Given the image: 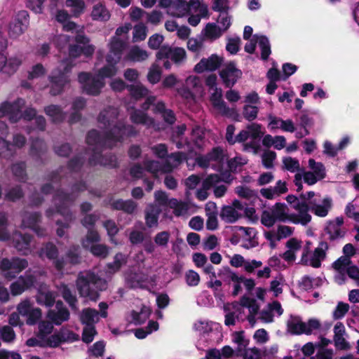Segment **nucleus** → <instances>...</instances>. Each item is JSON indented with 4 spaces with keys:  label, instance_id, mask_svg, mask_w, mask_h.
Returning a JSON list of instances; mask_svg holds the SVG:
<instances>
[{
    "label": "nucleus",
    "instance_id": "obj_1",
    "mask_svg": "<svg viewBox=\"0 0 359 359\" xmlns=\"http://www.w3.org/2000/svg\"><path fill=\"white\" fill-rule=\"evenodd\" d=\"M118 116V112L114 109L100 111L97 121L104 130L103 134L95 129L89 130L86 135V143L94 146L93 149L98 151L103 148L111 149L118 142H122L125 137L136 136L137 130L135 128L117 121Z\"/></svg>",
    "mask_w": 359,
    "mask_h": 359
},
{
    "label": "nucleus",
    "instance_id": "obj_2",
    "mask_svg": "<svg viewBox=\"0 0 359 359\" xmlns=\"http://www.w3.org/2000/svg\"><path fill=\"white\" fill-rule=\"evenodd\" d=\"M76 288L81 297L96 302L100 292L106 289L107 282L91 271L80 273L76 281Z\"/></svg>",
    "mask_w": 359,
    "mask_h": 359
},
{
    "label": "nucleus",
    "instance_id": "obj_3",
    "mask_svg": "<svg viewBox=\"0 0 359 359\" xmlns=\"http://www.w3.org/2000/svg\"><path fill=\"white\" fill-rule=\"evenodd\" d=\"M88 189L86 181L79 180L71 186V193H67L62 189L56 191L54 200L58 201L56 205L60 208V211L70 217V205H72L81 192Z\"/></svg>",
    "mask_w": 359,
    "mask_h": 359
},
{
    "label": "nucleus",
    "instance_id": "obj_4",
    "mask_svg": "<svg viewBox=\"0 0 359 359\" xmlns=\"http://www.w3.org/2000/svg\"><path fill=\"white\" fill-rule=\"evenodd\" d=\"M62 67L52 71L49 76L50 94L56 96L61 94L67 84L70 82V74L73 65L71 62L62 61Z\"/></svg>",
    "mask_w": 359,
    "mask_h": 359
},
{
    "label": "nucleus",
    "instance_id": "obj_5",
    "mask_svg": "<svg viewBox=\"0 0 359 359\" xmlns=\"http://www.w3.org/2000/svg\"><path fill=\"white\" fill-rule=\"evenodd\" d=\"M286 325L287 331L292 335H310L313 330H319L321 327L320 322L316 318H310L307 323H304L297 316H290Z\"/></svg>",
    "mask_w": 359,
    "mask_h": 359
},
{
    "label": "nucleus",
    "instance_id": "obj_6",
    "mask_svg": "<svg viewBox=\"0 0 359 359\" xmlns=\"http://www.w3.org/2000/svg\"><path fill=\"white\" fill-rule=\"evenodd\" d=\"M343 224L344 218L342 217H337L335 219L327 222L321 237L325 235L328 236L327 240L330 242L328 244L330 247L334 246L336 243L345 237L346 231L341 229Z\"/></svg>",
    "mask_w": 359,
    "mask_h": 359
},
{
    "label": "nucleus",
    "instance_id": "obj_7",
    "mask_svg": "<svg viewBox=\"0 0 359 359\" xmlns=\"http://www.w3.org/2000/svg\"><path fill=\"white\" fill-rule=\"evenodd\" d=\"M25 101L22 98H18L13 102H4L0 105V118L7 115L12 123L18 122L22 118L21 109Z\"/></svg>",
    "mask_w": 359,
    "mask_h": 359
},
{
    "label": "nucleus",
    "instance_id": "obj_8",
    "mask_svg": "<svg viewBox=\"0 0 359 359\" xmlns=\"http://www.w3.org/2000/svg\"><path fill=\"white\" fill-rule=\"evenodd\" d=\"M219 74L224 86L226 88H231L241 78L243 72L236 67L234 62L231 61L224 65Z\"/></svg>",
    "mask_w": 359,
    "mask_h": 359
},
{
    "label": "nucleus",
    "instance_id": "obj_9",
    "mask_svg": "<svg viewBox=\"0 0 359 359\" xmlns=\"http://www.w3.org/2000/svg\"><path fill=\"white\" fill-rule=\"evenodd\" d=\"M29 25V15L27 11H20L13 22L9 25L8 34L11 38L17 39L22 34Z\"/></svg>",
    "mask_w": 359,
    "mask_h": 359
},
{
    "label": "nucleus",
    "instance_id": "obj_10",
    "mask_svg": "<svg viewBox=\"0 0 359 359\" xmlns=\"http://www.w3.org/2000/svg\"><path fill=\"white\" fill-rule=\"evenodd\" d=\"M88 164L90 166L100 165L109 168L118 167V162L115 154L109 153L102 155L100 150L95 151V149H93V154L88 158Z\"/></svg>",
    "mask_w": 359,
    "mask_h": 359
},
{
    "label": "nucleus",
    "instance_id": "obj_11",
    "mask_svg": "<svg viewBox=\"0 0 359 359\" xmlns=\"http://www.w3.org/2000/svg\"><path fill=\"white\" fill-rule=\"evenodd\" d=\"M32 236L15 231L11 235L13 246L22 255H28L31 252V242Z\"/></svg>",
    "mask_w": 359,
    "mask_h": 359
},
{
    "label": "nucleus",
    "instance_id": "obj_12",
    "mask_svg": "<svg viewBox=\"0 0 359 359\" xmlns=\"http://www.w3.org/2000/svg\"><path fill=\"white\" fill-rule=\"evenodd\" d=\"M36 280L35 276L27 272L19 276L17 280L10 285V290L12 295H20L25 291L30 289L34 286Z\"/></svg>",
    "mask_w": 359,
    "mask_h": 359
},
{
    "label": "nucleus",
    "instance_id": "obj_13",
    "mask_svg": "<svg viewBox=\"0 0 359 359\" xmlns=\"http://www.w3.org/2000/svg\"><path fill=\"white\" fill-rule=\"evenodd\" d=\"M293 208L298 211L299 216L295 214H287V219L294 224H301L304 226L311 222V216L309 214L308 206L304 203L294 204Z\"/></svg>",
    "mask_w": 359,
    "mask_h": 359
},
{
    "label": "nucleus",
    "instance_id": "obj_14",
    "mask_svg": "<svg viewBox=\"0 0 359 359\" xmlns=\"http://www.w3.org/2000/svg\"><path fill=\"white\" fill-rule=\"evenodd\" d=\"M222 59L216 54H212L208 58H203L194 67V71L201 74L205 71H215L222 65Z\"/></svg>",
    "mask_w": 359,
    "mask_h": 359
},
{
    "label": "nucleus",
    "instance_id": "obj_15",
    "mask_svg": "<svg viewBox=\"0 0 359 359\" xmlns=\"http://www.w3.org/2000/svg\"><path fill=\"white\" fill-rule=\"evenodd\" d=\"M330 246L328 243L322 240L319 242L318 246L314 250L310 259L309 266L318 269L321 266V262L326 258V251Z\"/></svg>",
    "mask_w": 359,
    "mask_h": 359
},
{
    "label": "nucleus",
    "instance_id": "obj_16",
    "mask_svg": "<svg viewBox=\"0 0 359 359\" xmlns=\"http://www.w3.org/2000/svg\"><path fill=\"white\" fill-rule=\"evenodd\" d=\"M222 180L218 174L209 175L202 182V187L196 192V198L203 201L208 197V190L210 189L214 185L221 182Z\"/></svg>",
    "mask_w": 359,
    "mask_h": 359
},
{
    "label": "nucleus",
    "instance_id": "obj_17",
    "mask_svg": "<svg viewBox=\"0 0 359 359\" xmlns=\"http://www.w3.org/2000/svg\"><path fill=\"white\" fill-rule=\"evenodd\" d=\"M214 92L210 97V101L212 107L219 111L223 116H228L231 109L226 105L222 99V90L220 88L215 87Z\"/></svg>",
    "mask_w": 359,
    "mask_h": 359
},
{
    "label": "nucleus",
    "instance_id": "obj_18",
    "mask_svg": "<svg viewBox=\"0 0 359 359\" xmlns=\"http://www.w3.org/2000/svg\"><path fill=\"white\" fill-rule=\"evenodd\" d=\"M219 276H224L235 283H243L245 288L248 291H251L255 285V280L252 278H245L243 276H238L236 273L233 272L229 266L224 267L222 271L218 273Z\"/></svg>",
    "mask_w": 359,
    "mask_h": 359
},
{
    "label": "nucleus",
    "instance_id": "obj_19",
    "mask_svg": "<svg viewBox=\"0 0 359 359\" xmlns=\"http://www.w3.org/2000/svg\"><path fill=\"white\" fill-rule=\"evenodd\" d=\"M124 48L125 43L122 40L116 39L112 41L110 44L109 52L106 56L107 62L118 63Z\"/></svg>",
    "mask_w": 359,
    "mask_h": 359
},
{
    "label": "nucleus",
    "instance_id": "obj_20",
    "mask_svg": "<svg viewBox=\"0 0 359 359\" xmlns=\"http://www.w3.org/2000/svg\"><path fill=\"white\" fill-rule=\"evenodd\" d=\"M109 205L112 210H121L128 215H133L137 207V203L133 200H123L121 198L111 201Z\"/></svg>",
    "mask_w": 359,
    "mask_h": 359
},
{
    "label": "nucleus",
    "instance_id": "obj_21",
    "mask_svg": "<svg viewBox=\"0 0 359 359\" xmlns=\"http://www.w3.org/2000/svg\"><path fill=\"white\" fill-rule=\"evenodd\" d=\"M95 46H82L77 43L70 44L69 46V55L70 57L77 58L81 55H83L86 57H92L95 53Z\"/></svg>",
    "mask_w": 359,
    "mask_h": 359
},
{
    "label": "nucleus",
    "instance_id": "obj_22",
    "mask_svg": "<svg viewBox=\"0 0 359 359\" xmlns=\"http://www.w3.org/2000/svg\"><path fill=\"white\" fill-rule=\"evenodd\" d=\"M104 81L100 79L97 76H94L93 79L83 86V91L89 95L97 96L101 93L102 88L104 86Z\"/></svg>",
    "mask_w": 359,
    "mask_h": 359
},
{
    "label": "nucleus",
    "instance_id": "obj_23",
    "mask_svg": "<svg viewBox=\"0 0 359 359\" xmlns=\"http://www.w3.org/2000/svg\"><path fill=\"white\" fill-rule=\"evenodd\" d=\"M70 313L65 307L59 309L57 311L49 310L47 313V318L55 325H60L63 322L69 319Z\"/></svg>",
    "mask_w": 359,
    "mask_h": 359
},
{
    "label": "nucleus",
    "instance_id": "obj_24",
    "mask_svg": "<svg viewBox=\"0 0 359 359\" xmlns=\"http://www.w3.org/2000/svg\"><path fill=\"white\" fill-rule=\"evenodd\" d=\"M167 13L171 16L182 18L189 13L188 3L185 0H175Z\"/></svg>",
    "mask_w": 359,
    "mask_h": 359
},
{
    "label": "nucleus",
    "instance_id": "obj_25",
    "mask_svg": "<svg viewBox=\"0 0 359 359\" xmlns=\"http://www.w3.org/2000/svg\"><path fill=\"white\" fill-rule=\"evenodd\" d=\"M47 147L45 142L40 138H35L32 140L29 155L36 161L41 160L42 156L46 152Z\"/></svg>",
    "mask_w": 359,
    "mask_h": 359
},
{
    "label": "nucleus",
    "instance_id": "obj_26",
    "mask_svg": "<svg viewBox=\"0 0 359 359\" xmlns=\"http://www.w3.org/2000/svg\"><path fill=\"white\" fill-rule=\"evenodd\" d=\"M128 91L130 97L135 101L144 98L149 93V89L142 83L130 84L128 86Z\"/></svg>",
    "mask_w": 359,
    "mask_h": 359
},
{
    "label": "nucleus",
    "instance_id": "obj_27",
    "mask_svg": "<svg viewBox=\"0 0 359 359\" xmlns=\"http://www.w3.org/2000/svg\"><path fill=\"white\" fill-rule=\"evenodd\" d=\"M219 216L226 223H234L243 217V215L238 212L232 206L224 205L221 210Z\"/></svg>",
    "mask_w": 359,
    "mask_h": 359
},
{
    "label": "nucleus",
    "instance_id": "obj_28",
    "mask_svg": "<svg viewBox=\"0 0 359 359\" xmlns=\"http://www.w3.org/2000/svg\"><path fill=\"white\" fill-rule=\"evenodd\" d=\"M161 210L158 207L151 205L145 210L146 225L151 228L158 225V216Z\"/></svg>",
    "mask_w": 359,
    "mask_h": 359
},
{
    "label": "nucleus",
    "instance_id": "obj_29",
    "mask_svg": "<svg viewBox=\"0 0 359 359\" xmlns=\"http://www.w3.org/2000/svg\"><path fill=\"white\" fill-rule=\"evenodd\" d=\"M109 11L107 9L104 4L98 3L93 6L91 12V17L94 20L106 22L110 18Z\"/></svg>",
    "mask_w": 359,
    "mask_h": 359
},
{
    "label": "nucleus",
    "instance_id": "obj_30",
    "mask_svg": "<svg viewBox=\"0 0 359 359\" xmlns=\"http://www.w3.org/2000/svg\"><path fill=\"white\" fill-rule=\"evenodd\" d=\"M56 208L59 214L64 217V221L60 219H57L56 221V224L58 226V228L56 230V233L59 237L62 238L65 235V229L69 228V224L73 221L74 216L71 210L70 217H69L68 215L63 214L62 211H60V208L59 206L56 205Z\"/></svg>",
    "mask_w": 359,
    "mask_h": 359
},
{
    "label": "nucleus",
    "instance_id": "obj_31",
    "mask_svg": "<svg viewBox=\"0 0 359 359\" xmlns=\"http://www.w3.org/2000/svg\"><path fill=\"white\" fill-rule=\"evenodd\" d=\"M130 119L135 124L151 125L153 123V118L147 114L139 109H134L130 114Z\"/></svg>",
    "mask_w": 359,
    "mask_h": 359
},
{
    "label": "nucleus",
    "instance_id": "obj_32",
    "mask_svg": "<svg viewBox=\"0 0 359 359\" xmlns=\"http://www.w3.org/2000/svg\"><path fill=\"white\" fill-rule=\"evenodd\" d=\"M26 168V163L25 161H19L13 163L11 169L13 175L18 181L25 182L28 179Z\"/></svg>",
    "mask_w": 359,
    "mask_h": 359
},
{
    "label": "nucleus",
    "instance_id": "obj_33",
    "mask_svg": "<svg viewBox=\"0 0 359 359\" xmlns=\"http://www.w3.org/2000/svg\"><path fill=\"white\" fill-rule=\"evenodd\" d=\"M60 292L64 300L69 304L72 310L77 309V298L72 293L67 285L63 284L60 288Z\"/></svg>",
    "mask_w": 359,
    "mask_h": 359
},
{
    "label": "nucleus",
    "instance_id": "obj_34",
    "mask_svg": "<svg viewBox=\"0 0 359 359\" xmlns=\"http://www.w3.org/2000/svg\"><path fill=\"white\" fill-rule=\"evenodd\" d=\"M99 314L98 311L95 309H84L80 316V321L86 326H95V318Z\"/></svg>",
    "mask_w": 359,
    "mask_h": 359
},
{
    "label": "nucleus",
    "instance_id": "obj_35",
    "mask_svg": "<svg viewBox=\"0 0 359 359\" xmlns=\"http://www.w3.org/2000/svg\"><path fill=\"white\" fill-rule=\"evenodd\" d=\"M151 309L146 306H142L140 312L133 311L131 316L133 321L135 325H142L146 322L151 315Z\"/></svg>",
    "mask_w": 359,
    "mask_h": 359
},
{
    "label": "nucleus",
    "instance_id": "obj_36",
    "mask_svg": "<svg viewBox=\"0 0 359 359\" xmlns=\"http://www.w3.org/2000/svg\"><path fill=\"white\" fill-rule=\"evenodd\" d=\"M107 64L98 70L97 77L104 81L106 78H111L117 73L118 63L107 62Z\"/></svg>",
    "mask_w": 359,
    "mask_h": 359
},
{
    "label": "nucleus",
    "instance_id": "obj_37",
    "mask_svg": "<svg viewBox=\"0 0 359 359\" xmlns=\"http://www.w3.org/2000/svg\"><path fill=\"white\" fill-rule=\"evenodd\" d=\"M21 63V60L15 57H11L8 60L6 58V62H4L1 72L4 74L11 75L18 70Z\"/></svg>",
    "mask_w": 359,
    "mask_h": 359
},
{
    "label": "nucleus",
    "instance_id": "obj_38",
    "mask_svg": "<svg viewBox=\"0 0 359 359\" xmlns=\"http://www.w3.org/2000/svg\"><path fill=\"white\" fill-rule=\"evenodd\" d=\"M332 199L330 197H325L323 198L321 205L315 206L313 208V211L316 216L324 217L327 215L329 210L331 209L332 203Z\"/></svg>",
    "mask_w": 359,
    "mask_h": 359
},
{
    "label": "nucleus",
    "instance_id": "obj_39",
    "mask_svg": "<svg viewBox=\"0 0 359 359\" xmlns=\"http://www.w3.org/2000/svg\"><path fill=\"white\" fill-rule=\"evenodd\" d=\"M45 113L52 118L54 122H61L64 119V115L60 106L50 104L45 107Z\"/></svg>",
    "mask_w": 359,
    "mask_h": 359
},
{
    "label": "nucleus",
    "instance_id": "obj_40",
    "mask_svg": "<svg viewBox=\"0 0 359 359\" xmlns=\"http://www.w3.org/2000/svg\"><path fill=\"white\" fill-rule=\"evenodd\" d=\"M66 6L71 8V13L73 16L79 17L85 9V3L83 0H67Z\"/></svg>",
    "mask_w": 359,
    "mask_h": 359
},
{
    "label": "nucleus",
    "instance_id": "obj_41",
    "mask_svg": "<svg viewBox=\"0 0 359 359\" xmlns=\"http://www.w3.org/2000/svg\"><path fill=\"white\" fill-rule=\"evenodd\" d=\"M84 162L85 159L83 156L81 155H76L69 160L67 167L71 172L77 173L81 170Z\"/></svg>",
    "mask_w": 359,
    "mask_h": 359
},
{
    "label": "nucleus",
    "instance_id": "obj_42",
    "mask_svg": "<svg viewBox=\"0 0 359 359\" xmlns=\"http://www.w3.org/2000/svg\"><path fill=\"white\" fill-rule=\"evenodd\" d=\"M41 219V215L39 212H34L29 213L28 215L22 219L23 224H25L28 228L32 229L39 226Z\"/></svg>",
    "mask_w": 359,
    "mask_h": 359
},
{
    "label": "nucleus",
    "instance_id": "obj_43",
    "mask_svg": "<svg viewBox=\"0 0 359 359\" xmlns=\"http://www.w3.org/2000/svg\"><path fill=\"white\" fill-rule=\"evenodd\" d=\"M309 167L318 178L324 179L326 176L325 165L320 162H316L313 158L309 160Z\"/></svg>",
    "mask_w": 359,
    "mask_h": 359
},
{
    "label": "nucleus",
    "instance_id": "obj_44",
    "mask_svg": "<svg viewBox=\"0 0 359 359\" xmlns=\"http://www.w3.org/2000/svg\"><path fill=\"white\" fill-rule=\"evenodd\" d=\"M261 49V58L267 60L271 51L269 41L266 36H261L258 41Z\"/></svg>",
    "mask_w": 359,
    "mask_h": 359
},
{
    "label": "nucleus",
    "instance_id": "obj_45",
    "mask_svg": "<svg viewBox=\"0 0 359 359\" xmlns=\"http://www.w3.org/2000/svg\"><path fill=\"white\" fill-rule=\"evenodd\" d=\"M128 57L133 61L140 62L147 60L149 57L147 52L138 46L132 48L128 53Z\"/></svg>",
    "mask_w": 359,
    "mask_h": 359
},
{
    "label": "nucleus",
    "instance_id": "obj_46",
    "mask_svg": "<svg viewBox=\"0 0 359 359\" xmlns=\"http://www.w3.org/2000/svg\"><path fill=\"white\" fill-rule=\"evenodd\" d=\"M90 252L96 257L105 259L109 255V247L104 244H93Z\"/></svg>",
    "mask_w": 359,
    "mask_h": 359
},
{
    "label": "nucleus",
    "instance_id": "obj_47",
    "mask_svg": "<svg viewBox=\"0 0 359 359\" xmlns=\"http://www.w3.org/2000/svg\"><path fill=\"white\" fill-rule=\"evenodd\" d=\"M23 196L24 192L22 187L17 185L9 189V191L6 194L5 198L7 201L15 202L23 198Z\"/></svg>",
    "mask_w": 359,
    "mask_h": 359
},
{
    "label": "nucleus",
    "instance_id": "obj_48",
    "mask_svg": "<svg viewBox=\"0 0 359 359\" xmlns=\"http://www.w3.org/2000/svg\"><path fill=\"white\" fill-rule=\"evenodd\" d=\"M0 337L3 341L10 343L15 340L16 334L12 327L4 325L0 330Z\"/></svg>",
    "mask_w": 359,
    "mask_h": 359
},
{
    "label": "nucleus",
    "instance_id": "obj_49",
    "mask_svg": "<svg viewBox=\"0 0 359 359\" xmlns=\"http://www.w3.org/2000/svg\"><path fill=\"white\" fill-rule=\"evenodd\" d=\"M286 205L284 203H276L271 211L277 220L285 222L287 213L285 212Z\"/></svg>",
    "mask_w": 359,
    "mask_h": 359
},
{
    "label": "nucleus",
    "instance_id": "obj_50",
    "mask_svg": "<svg viewBox=\"0 0 359 359\" xmlns=\"http://www.w3.org/2000/svg\"><path fill=\"white\" fill-rule=\"evenodd\" d=\"M28 266V262L26 259L13 257L12 258V274L19 273Z\"/></svg>",
    "mask_w": 359,
    "mask_h": 359
},
{
    "label": "nucleus",
    "instance_id": "obj_51",
    "mask_svg": "<svg viewBox=\"0 0 359 359\" xmlns=\"http://www.w3.org/2000/svg\"><path fill=\"white\" fill-rule=\"evenodd\" d=\"M221 29L215 23H208L205 28V35L210 39H216L221 36Z\"/></svg>",
    "mask_w": 359,
    "mask_h": 359
},
{
    "label": "nucleus",
    "instance_id": "obj_52",
    "mask_svg": "<svg viewBox=\"0 0 359 359\" xmlns=\"http://www.w3.org/2000/svg\"><path fill=\"white\" fill-rule=\"evenodd\" d=\"M235 192L239 197L245 199H250L257 196L255 191L245 186H238L236 187Z\"/></svg>",
    "mask_w": 359,
    "mask_h": 359
},
{
    "label": "nucleus",
    "instance_id": "obj_53",
    "mask_svg": "<svg viewBox=\"0 0 359 359\" xmlns=\"http://www.w3.org/2000/svg\"><path fill=\"white\" fill-rule=\"evenodd\" d=\"M61 339L62 342L66 341H74L79 339V335L75 334L74 332L68 330L64 327H62L59 332L55 333Z\"/></svg>",
    "mask_w": 359,
    "mask_h": 359
},
{
    "label": "nucleus",
    "instance_id": "obj_54",
    "mask_svg": "<svg viewBox=\"0 0 359 359\" xmlns=\"http://www.w3.org/2000/svg\"><path fill=\"white\" fill-rule=\"evenodd\" d=\"M95 334L97 331L95 326H86L82 332V341L86 344H90L93 341Z\"/></svg>",
    "mask_w": 359,
    "mask_h": 359
},
{
    "label": "nucleus",
    "instance_id": "obj_55",
    "mask_svg": "<svg viewBox=\"0 0 359 359\" xmlns=\"http://www.w3.org/2000/svg\"><path fill=\"white\" fill-rule=\"evenodd\" d=\"M53 323L50 321H41L39 325V335L41 339H44L48 334H51L53 330Z\"/></svg>",
    "mask_w": 359,
    "mask_h": 359
},
{
    "label": "nucleus",
    "instance_id": "obj_56",
    "mask_svg": "<svg viewBox=\"0 0 359 359\" xmlns=\"http://www.w3.org/2000/svg\"><path fill=\"white\" fill-rule=\"evenodd\" d=\"M258 111L257 107L246 104L243 107V115L246 120L252 121L257 118Z\"/></svg>",
    "mask_w": 359,
    "mask_h": 359
},
{
    "label": "nucleus",
    "instance_id": "obj_57",
    "mask_svg": "<svg viewBox=\"0 0 359 359\" xmlns=\"http://www.w3.org/2000/svg\"><path fill=\"white\" fill-rule=\"evenodd\" d=\"M349 310V305L347 303H344L342 302H339L334 312H333V318L334 320H339L344 318V316L346 315V313Z\"/></svg>",
    "mask_w": 359,
    "mask_h": 359
},
{
    "label": "nucleus",
    "instance_id": "obj_58",
    "mask_svg": "<svg viewBox=\"0 0 359 359\" xmlns=\"http://www.w3.org/2000/svg\"><path fill=\"white\" fill-rule=\"evenodd\" d=\"M41 310L39 308L32 309L26 316V323L29 325H34L38 323L41 318Z\"/></svg>",
    "mask_w": 359,
    "mask_h": 359
},
{
    "label": "nucleus",
    "instance_id": "obj_59",
    "mask_svg": "<svg viewBox=\"0 0 359 359\" xmlns=\"http://www.w3.org/2000/svg\"><path fill=\"white\" fill-rule=\"evenodd\" d=\"M185 280L189 286H197L200 282V276L196 271L190 269L185 273Z\"/></svg>",
    "mask_w": 359,
    "mask_h": 359
},
{
    "label": "nucleus",
    "instance_id": "obj_60",
    "mask_svg": "<svg viewBox=\"0 0 359 359\" xmlns=\"http://www.w3.org/2000/svg\"><path fill=\"white\" fill-rule=\"evenodd\" d=\"M0 269L4 272V276L8 278H14L15 274H12V259L4 258L0 262Z\"/></svg>",
    "mask_w": 359,
    "mask_h": 359
},
{
    "label": "nucleus",
    "instance_id": "obj_61",
    "mask_svg": "<svg viewBox=\"0 0 359 359\" xmlns=\"http://www.w3.org/2000/svg\"><path fill=\"white\" fill-rule=\"evenodd\" d=\"M276 157V154L273 151H266L262 156V164L264 168L269 169L273 166V161Z\"/></svg>",
    "mask_w": 359,
    "mask_h": 359
},
{
    "label": "nucleus",
    "instance_id": "obj_62",
    "mask_svg": "<svg viewBox=\"0 0 359 359\" xmlns=\"http://www.w3.org/2000/svg\"><path fill=\"white\" fill-rule=\"evenodd\" d=\"M46 0H26V7L36 14L43 13V4Z\"/></svg>",
    "mask_w": 359,
    "mask_h": 359
},
{
    "label": "nucleus",
    "instance_id": "obj_63",
    "mask_svg": "<svg viewBox=\"0 0 359 359\" xmlns=\"http://www.w3.org/2000/svg\"><path fill=\"white\" fill-rule=\"evenodd\" d=\"M351 263V261L350 259L345 257H341L334 262L332 266L335 270L341 273L342 276H344L342 273L345 271V268L348 267Z\"/></svg>",
    "mask_w": 359,
    "mask_h": 359
},
{
    "label": "nucleus",
    "instance_id": "obj_64",
    "mask_svg": "<svg viewBox=\"0 0 359 359\" xmlns=\"http://www.w3.org/2000/svg\"><path fill=\"white\" fill-rule=\"evenodd\" d=\"M39 304H43L47 307H51L55 302V297L51 292L41 293L37 299Z\"/></svg>",
    "mask_w": 359,
    "mask_h": 359
}]
</instances>
